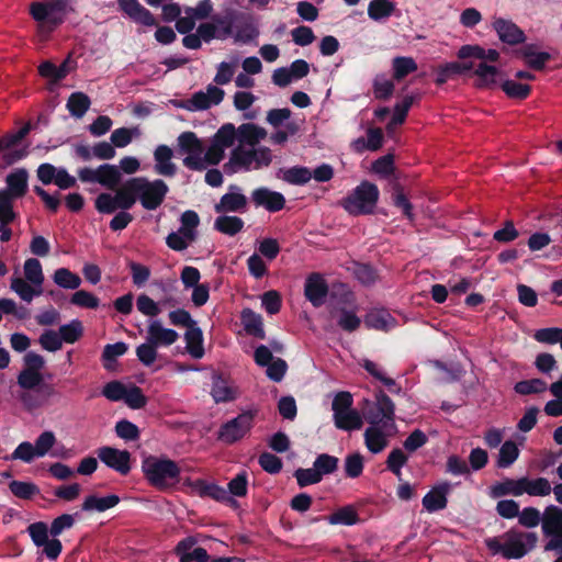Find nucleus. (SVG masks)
<instances>
[{
    "label": "nucleus",
    "mask_w": 562,
    "mask_h": 562,
    "mask_svg": "<svg viewBox=\"0 0 562 562\" xmlns=\"http://www.w3.org/2000/svg\"><path fill=\"white\" fill-rule=\"evenodd\" d=\"M267 135L263 127L254 123H243L238 127L226 123L215 133L212 160L221 161L225 151L233 147L229 159L224 166L226 172L236 173L267 168L273 159L271 149L260 145Z\"/></svg>",
    "instance_id": "obj_1"
},
{
    "label": "nucleus",
    "mask_w": 562,
    "mask_h": 562,
    "mask_svg": "<svg viewBox=\"0 0 562 562\" xmlns=\"http://www.w3.org/2000/svg\"><path fill=\"white\" fill-rule=\"evenodd\" d=\"M457 56L463 61L447 63L436 69V82L438 85L471 70L476 77V85L481 88H491L498 82L499 69L487 64L488 61L498 60V50L494 48L485 49L476 44H468L459 48Z\"/></svg>",
    "instance_id": "obj_2"
},
{
    "label": "nucleus",
    "mask_w": 562,
    "mask_h": 562,
    "mask_svg": "<svg viewBox=\"0 0 562 562\" xmlns=\"http://www.w3.org/2000/svg\"><path fill=\"white\" fill-rule=\"evenodd\" d=\"M363 417L369 424L364 431L366 447L374 454L380 453L397 432L394 403L381 391L375 402L366 403Z\"/></svg>",
    "instance_id": "obj_3"
},
{
    "label": "nucleus",
    "mask_w": 562,
    "mask_h": 562,
    "mask_svg": "<svg viewBox=\"0 0 562 562\" xmlns=\"http://www.w3.org/2000/svg\"><path fill=\"white\" fill-rule=\"evenodd\" d=\"M75 0H41L30 4V14L37 23V33L48 36L66 16L74 12Z\"/></svg>",
    "instance_id": "obj_4"
},
{
    "label": "nucleus",
    "mask_w": 562,
    "mask_h": 562,
    "mask_svg": "<svg viewBox=\"0 0 562 562\" xmlns=\"http://www.w3.org/2000/svg\"><path fill=\"white\" fill-rule=\"evenodd\" d=\"M537 541L535 532L510 530L498 538H487L485 544L493 554H501L505 559H520L536 547Z\"/></svg>",
    "instance_id": "obj_5"
},
{
    "label": "nucleus",
    "mask_w": 562,
    "mask_h": 562,
    "mask_svg": "<svg viewBox=\"0 0 562 562\" xmlns=\"http://www.w3.org/2000/svg\"><path fill=\"white\" fill-rule=\"evenodd\" d=\"M178 149L181 154L186 155L183 165L190 169L201 170L209 165H217L220 161L212 160V150L215 145V135L206 150L202 142L196 137L193 132H184L178 136Z\"/></svg>",
    "instance_id": "obj_6"
},
{
    "label": "nucleus",
    "mask_w": 562,
    "mask_h": 562,
    "mask_svg": "<svg viewBox=\"0 0 562 562\" xmlns=\"http://www.w3.org/2000/svg\"><path fill=\"white\" fill-rule=\"evenodd\" d=\"M56 443V435L52 430H45L38 435L34 443L30 441H22L19 443L9 459L31 463L35 459H41L46 456L56 458L59 457V453L54 450Z\"/></svg>",
    "instance_id": "obj_7"
},
{
    "label": "nucleus",
    "mask_w": 562,
    "mask_h": 562,
    "mask_svg": "<svg viewBox=\"0 0 562 562\" xmlns=\"http://www.w3.org/2000/svg\"><path fill=\"white\" fill-rule=\"evenodd\" d=\"M128 192L138 199L146 210H156L164 201L168 186L162 180L149 181L146 178H133L126 182Z\"/></svg>",
    "instance_id": "obj_8"
},
{
    "label": "nucleus",
    "mask_w": 562,
    "mask_h": 562,
    "mask_svg": "<svg viewBox=\"0 0 562 562\" xmlns=\"http://www.w3.org/2000/svg\"><path fill=\"white\" fill-rule=\"evenodd\" d=\"M379 189L369 181H362L342 201V207L351 215L370 214L376 206Z\"/></svg>",
    "instance_id": "obj_9"
},
{
    "label": "nucleus",
    "mask_w": 562,
    "mask_h": 562,
    "mask_svg": "<svg viewBox=\"0 0 562 562\" xmlns=\"http://www.w3.org/2000/svg\"><path fill=\"white\" fill-rule=\"evenodd\" d=\"M143 471L147 480L158 488H167L178 480L180 469L169 459L149 457L143 462Z\"/></svg>",
    "instance_id": "obj_10"
},
{
    "label": "nucleus",
    "mask_w": 562,
    "mask_h": 562,
    "mask_svg": "<svg viewBox=\"0 0 562 562\" xmlns=\"http://www.w3.org/2000/svg\"><path fill=\"white\" fill-rule=\"evenodd\" d=\"M78 177L82 182L99 183L110 190L117 188L122 180L119 167L110 164L101 165L98 168H81L78 171Z\"/></svg>",
    "instance_id": "obj_11"
},
{
    "label": "nucleus",
    "mask_w": 562,
    "mask_h": 562,
    "mask_svg": "<svg viewBox=\"0 0 562 562\" xmlns=\"http://www.w3.org/2000/svg\"><path fill=\"white\" fill-rule=\"evenodd\" d=\"M135 204V196L128 192L127 186L115 191V193H100L94 206L99 213L111 214L116 210H128Z\"/></svg>",
    "instance_id": "obj_12"
},
{
    "label": "nucleus",
    "mask_w": 562,
    "mask_h": 562,
    "mask_svg": "<svg viewBox=\"0 0 562 562\" xmlns=\"http://www.w3.org/2000/svg\"><path fill=\"white\" fill-rule=\"evenodd\" d=\"M255 413L243 412L235 418L225 423L218 432V438L225 443H234L245 437L252 427Z\"/></svg>",
    "instance_id": "obj_13"
},
{
    "label": "nucleus",
    "mask_w": 562,
    "mask_h": 562,
    "mask_svg": "<svg viewBox=\"0 0 562 562\" xmlns=\"http://www.w3.org/2000/svg\"><path fill=\"white\" fill-rule=\"evenodd\" d=\"M224 90L217 86L209 85L205 90L195 92L189 100H187L182 108L189 111H202L217 105L224 98Z\"/></svg>",
    "instance_id": "obj_14"
},
{
    "label": "nucleus",
    "mask_w": 562,
    "mask_h": 562,
    "mask_svg": "<svg viewBox=\"0 0 562 562\" xmlns=\"http://www.w3.org/2000/svg\"><path fill=\"white\" fill-rule=\"evenodd\" d=\"M492 29L495 31L498 40L507 45H518L525 43V32L512 20L494 16L492 20Z\"/></svg>",
    "instance_id": "obj_15"
},
{
    "label": "nucleus",
    "mask_w": 562,
    "mask_h": 562,
    "mask_svg": "<svg viewBox=\"0 0 562 562\" xmlns=\"http://www.w3.org/2000/svg\"><path fill=\"white\" fill-rule=\"evenodd\" d=\"M30 132V126L25 125L12 135L0 139V151H4V159L8 164H13L26 156L25 146L21 145L22 139Z\"/></svg>",
    "instance_id": "obj_16"
},
{
    "label": "nucleus",
    "mask_w": 562,
    "mask_h": 562,
    "mask_svg": "<svg viewBox=\"0 0 562 562\" xmlns=\"http://www.w3.org/2000/svg\"><path fill=\"white\" fill-rule=\"evenodd\" d=\"M213 11L211 0H201L194 8H187L184 15L177 20L176 27L179 33L187 34L195 26L196 20L206 19Z\"/></svg>",
    "instance_id": "obj_17"
},
{
    "label": "nucleus",
    "mask_w": 562,
    "mask_h": 562,
    "mask_svg": "<svg viewBox=\"0 0 562 562\" xmlns=\"http://www.w3.org/2000/svg\"><path fill=\"white\" fill-rule=\"evenodd\" d=\"M98 457L105 465L121 474H127L131 470V454L126 450L102 447L98 450Z\"/></svg>",
    "instance_id": "obj_18"
},
{
    "label": "nucleus",
    "mask_w": 562,
    "mask_h": 562,
    "mask_svg": "<svg viewBox=\"0 0 562 562\" xmlns=\"http://www.w3.org/2000/svg\"><path fill=\"white\" fill-rule=\"evenodd\" d=\"M198 33L202 36L203 42L209 43L212 40H226L233 34V30L227 20L216 16L211 22L200 24Z\"/></svg>",
    "instance_id": "obj_19"
},
{
    "label": "nucleus",
    "mask_w": 562,
    "mask_h": 562,
    "mask_svg": "<svg viewBox=\"0 0 562 562\" xmlns=\"http://www.w3.org/2000/svg\"><path fill=\"white\" fill-rule=\"evenodd\" d=\"M146 338L158 348L169 347L179 339V334L165 327L159 319H153L148 323Z\"/></svg>",
    "instance_id": "obj_20"
},
{
    "label": "nucleus",
    "mask_w": 562,
    "mask_h": 562,
    "mask_svg": "<svg viewBox=\"0 0 562 562\" xmlns=\"http://www.w3.org/2000/svg\"><path fill=\"white\" fill-rule=\"evenodd\" d=\"M247 206V198L237 186H229L228 191L215 204L217 213L244 212Z\"/></svg>",
    "instance_id": "obj_21"
},
{
    "label": "nucleus",
    "mask_w": 562,
    "mask_h": 562,
    "mask_svg": "<svg viewBox=\"0 0 562 562\" xmlns=\"http://www.w3.org/2000/svg\"><path fill=\"white\" fill-rule=\"evenodd\" d=\"M55 395L56 391L54 386L49 384H43L36 389L23 393L21 401L29 411H34L48 405Z\"/></svg>",
    "instance_id": "obj_22"
},
{
    "label": "nucleus",
    "mask_w": 562,
    "mask_h": 562,
    "mask_svg": "<svg viewBox=\"0 0 562 562\" xmlns=\"http://www.w3.org/2000/svg\"><path fill=\"white\" fill-rule=\"evenodd\" d=\"M120 9L135 23L154 26L156 19L138 0H117Z\"/></svg>",
    "instance_id": "obj_23"
},
{
    "label": "nucleus",
    "mask_w": 562,
    "mask_h": 562,
    "mask_svg": "<svg viewBox=\"0 0 562 562\" xmlns=\"http://www.w3.org/2000/svg\"><path fill=\"white\" fill-rule=\"evenodd\" d=\"M327 291V284L321 274L312 273L306 278L304 293L314 306L318 307L324 304Z\"/></svg>",
    "instance_id": "obj_24"
},
{
    "label": "nucleus",
    "mask_w": 562,
    "mask_h": 562,
    "mask_svg": "<svg viewBox=\"0 0 562 562\" xmlns=\"http://www.w3.org/2000/svg\"><path fill=\"white\" fill-rule=\"evenodd\" d=\"M364 324L369 328L382 331L391 330L397 326L396 319L384 308L369 311L364 317Z\"/></svg>",
    "instance_id": "obj_25"
},
{
    "label": "nucleus",
    "mask_w": 562,
    "mask_h": 562,
    "mask_svg": "<svg viewBox=\"0 0 562 562\" xmlns=\"http://www.w3.org/2000/svg\"><path fill=\"white\" fill-rule=\"evenodd\" d=\"M252 201L257 206H262L270 212H276L284 206V196L267 188H259L252 192Z\"/></svg>",
    "instance_id": "obj_26"
},
{
    "label": "nucleus",
    "mask_w": 562,
    "mask_h": 562,
    "mask_svg": "<svg viewBox=\"0 0 562 562\" xmlns=\"http://www.w3.org/2000/svg\"><path fill=\"white\" fill-rule=\"evenodd\" d=\"M173 151L167 145H159L154 151L155 171L156 173L165 177H172L176 173L177 167L172 162Z\"/></svg>",
    "instance_id": "obj_27"
},
{
    "label": "nucleus",
    "mask_w": 562,
    "mask_h": 562,
    "mask_svg": "<svg viewBox=\"0 0 562 562\" xmlns=\"http://www.w3.org/2000/svg\"><path fill=\"white\" fill-rule=\"evenodd\" d=\"M451 485L449 483H441L429 491L423 498V506L429 513L443 509L447 505V494Z\"/></svg>",
    "instance_id": "obj_28"
},
{
    "label": "nucleus",
    "mask_w": 562,
    "mask_h": 562,
    "mask_svg": "<svg viewBox=\"0 0 562 562\" xmlns=\"http://www.w3.org/2000/svg\"><path fill=\"white\" fill-rule=\"evenodd\" d=\"M542 531L546 536L562 538V508L551 505L544 509Z\"/></svg>",
    "instance_id": "obj_29"
},
{
    "label": "nucleus",
    "mask_w": 562,
    "mask_h": 562,
    "mask_svg": "<svg viewBox=\"0 0 562 562\" xmlns=\"http://www.w3.org/2000/svg\"><path fill=\"white\" fill-rule=\"evenodd\" d=\"M517 55L524 58L525 63L537 70L542 69L550 60L551 55L547 52L540 50L536 44L524 45Z\"/></svg>",
    "instance_id": "obj_30"
},
{
    "label": "nucleus",
    "mask_w": 562,
    "mask_h": 562,
    "mask_svg": "<svg viewBox=\"0 0 562 562\" xmlns=\"http://www.w3.org/2000/svg\"><path fill=\"white\" fill-rule=\"evenodd\" d=\"M186 350L193 359L203 358L204 350V338L201 328L195 325L184 333Z\"/></svg>",
    "instance_id": "obj_31"
},
{
    "label": "nucleus",
    "mask_w": 562,
    "mask_h": 562,
    "mask_svg": "<svg viewBox=\"0 0 562 562\" xmlns=\"http://www.w3.org/2000/svg\"><path fill=\"white\" fill-rule=\"evenodd\" d=\"M521 495L528 494L529 496H548L552 486L546 477H520Z\"/></svg>",
    "instance_id": "obj_32"
},
{
    "label": "nucleus",
    "mask_w": 562,
    "mask_h": 562,
    "mask_svg": "<svg viewBox=\"0 0 562 562\" xmlns=\"http://www.w3.org/2000/svg\"><path fill=\"white\" fill-rule=\"evenodd\" d=\"M7 186L8 188L0 190V192H8L12 199L22 196L27 188V172L24 169H18L9 173L7 176Z\"/></svg>",
    "instance_id": "obj_33"
},
{
    "label": "nucleus",
    "mask_w": 562,
    "mask_h": 562,
    "mask_svg": "<svg viewBox=\"0 0 562 562\" xmlns=\"http://www.w3.org/2000/svg\"><path fill=\"white\" fill-rule=\"evenodd\" d=\"M396 9L395 2L391 0H371L368 4V16L375 22L387 20Z\"/></svg>",
    "instance_id": "obj_34"
},
{
    "label": "nucleus",
    "mask_w": 562,
    "mask_h": 562,
    "mask_svg": "<svg viewBox=\"0 0 562 562\" xmlns=\"http://www.w3.org/2000/svg\"><path fill=\"white\" fill-rule=\"evenodd\" d=\"M120 498L116 495L97 496L90 495L82 503V510L102 513L116 506Z\"/></svg>",
    "instance_id": "obj_35"
},
{
    "label": "nucleus",
    "mask_w": 562,
    "mask_h": 562,
    "mask_svg": "<svg viewBox=\"0 0 562 562\" xmlns=\"http://www.w3.org/2000/svg\"><path fill=\"white\" fill-rule=\"evenodd\" d=\"M333 316L336 317L338 325L347 331L356 330L361 323V319L357 315L356 306H351L350 308H336L333 311Z\"/></svg>",
    "instance_id": "obj_36"
},
{
    "label": "nucleus",
    "mask_w": 562,
    "mask_h": 562,
    "mask_svg": "<svg viewBox=\"0 0 562 562\" xmlns=\"http://www.w3.org/2000/svg\"><path fill=\"white\" fill-rule=\"evenodd\" d=\"M506 495L516 497L521 496L520 479H505L490 487V496L493 498H498Z\"/></svg>",
    "instance_id": "obj_37"
},
{
    "label": "nucleus",
    "mask_w": 562,
    "mask_h": 562,
    "mask_svg": "<svg viewBox=\"0 0 562 562\" xmlns=\"http://www.w3.org/2000/svg\"><path fill=\"white\" fill-rule=\"evenodd\" d=\"M241 323L247 333L258 338H265L262 317L247 308L241 312Z\"/></svg>",
    "instance_id": "obj_38"
},
{
    "label": "nucleus",
    "mask_w": 562,
    "mask_h": 562,
    "mask_svg": "<svg viewBox=\"0 0 562 562\" xmlns=\"http://www.w3.org/2000/svg\"><path fill=\"white\" fill-rule=\"evenodd\" d=\"M215 402H227L232 401L237 395V390L233 387L226 380L216 376L213 380L212 392Z\"/></svg>",
    "instance_id": "obj_39"
},
{
    "label": "nucleus",
    "mask_w": 562,
    "mask_h": 562,
    "mask_svg": "<svg viewBox=\"0 0 562 562\" xmlns=\"http://www.w3.org/2000/svg\"><path fill=\"white\" fill-rule=\"evenodd\" d=\"M518 446L514 441L507 440L499 448L496 465L501 469L509 468L518 459Z\"/></svg>",
    "instance_id": "obj_40"
},
{
    "label": "nucleus",
    "mask_w": 562,
    "mask_h": 562,
    "mask_svg": "<svg viewBox=\"0 0 562 562\" xmlns=\"http://www.w3.org/2000/svg\"><path fill=\"white\" fill-rule=\"evenodd\" d=\"M239 65L238 57H232L229 60L222 61L217 65L214 82L216 85H227L233 79L235 71Z\"/></svg>",
    "instance_id": "obj_41"
},
{
    "label": "nucleus",
    "mask_w": 562,
    "mask_h": 562,
    "mask_svg": "<svg viewBox=\"0 0 562 562\" xmlns=\"http://www.w3.org/2000/svg\"><path fill=\"white\" fill-rule=\"evenodd\" d=\"M11 290L14 291L25 302H31L34 296H37L42 293L40 288L34 286L32 283L20 277L12 278Z\"/></svg>",
    "instance_id": "obj_42"
},
{
    "label": "nucleus",
    "mask_w": 562,
    "mask_h": 562,
    "mask_svg": "<svg viewBox=\"0 0 562 562\" xmlns=\"http://www.w3.org/2000/svg\"><path fill=\"white\" fill-rule=\"evenodd\" d=\"M244 227V222L237 216L222 215L214 222V228L218 232L234 236Z\"/></svg>",
    "instance_id": "obj_43"
},
{
    "label": "nucleus",
    "mask_w": 562,
    "mask_h": 562,
    "mask_svg": "<svg viewBox=\"0 0 562 562\" xmlns=\"http://www.w3.org/2000/svg\"><path fill=\"white\" fill-rule=\"evenodd\" d=\"M335 425L344 430H355L360 429L362 426V417L361 415L350 408L349 411L339 413V415L334 417Z\"/></svg>",
    "instance_id": "obj_44"
},
{
    "label": "nucleus",
    "mask_w": 562,
    "mask_h": 562,
    "mask_svg": "<svg viewBox=\"0 0 562 562\" xmlns=\"http://www.w3.org/2000/svg\"><path fill=\"white\" fill-rule=\"evenodd\" d=\"M54 282L63 289L76 290L81 284V279L78 274L71 272L67 268H59L54 272Z\"/></svg>",
    "instance_id": "obj_45"
},
{
    "label": "nucleus",
    "mask_w": 562,
    "mask_h": 562,
    "mask_svg": "<svg viewBox=\"0 0 562 562\" xmlns=\"http://www.w3.org/2000/svg\"><path fill=\"white\" fill-rule=\"evenodd\" d=\"M90 106V99L82 92H74L67 101V109L76 117H82Z\"/></svg>",
    "instance_id": "obj_46"
},
{
    "label": "nucleus",
    "mask_w": 562,
    "mask_h": 562,
    "mask_svg": "<svg viewBox=\"0 0 562 562\" xmlns=\"http://www.w3.org/2000/svg\"><path fill=\"white\" fill-rule=\"evenodd\" d=\"M393 77L401 80L408 74L417 70V64L412 57L397 56L392 60Z\"/></svg>",
    "instance_id": "obj_47"
},
{
    "label": "nucleus",
    "mask_w": 562,
    "mask_h": 562,
    "mask_svg": "<svg viewBox=\"0 0 562 562\" xmlns=\"http://www.w3.org/2000/svg\"><path fill=\"white\" fill-rule=\"evenodd\" d=\"M25 280L36 288H42L44 274L41 262L35 258H30L24 262Z\"/></svg>",
    "instance_id": "obj_48"
},
{
    "label": "nucleus",
    "mask_w": 562,
    "mask_h": 562,
    "mask_svg": "<svg viewBox=\"0 0 562 562\" xmlns=\"http://www.w3.org/2000/svg\"><path fill=\"white\" fill-rule=\"evenodd\" d=\"M281 178L291 184H304L312 179V171L306 167H292L282 170Z\"/></svg>",
    "instance_id": "obj_49"
},
{
    "label": "nucleus",
    "mask_w": 562,
    "mask_h": 562,
    "mask_svg": "<svg viewBox=\"0 0 562 562\" xmlns=\"http://www.w3.org/2000/svg\"><path fill=\"white\" fill-rule=\"evenodd\" d=\"M362 367L376 380L382 382L386 387H389L392 392H400V389H396V383L392 378H389L384 370L375 362L371 360H364Z\"/></svg>",
    "instance_id": "obj_50"
},
{
    "label": "nucleus",
    "mask_w": 562,
    "mask_h": 562,
    "mask_svg": "<svg viewBox=\"0 0 562 562\" xmlns=\"http://www.w3.org/2000/svg\"><path fill=\"white\" fill-rule=\"evenodd\" d=\"M140 135V132L137 127L134 128H126L121 127L116 128L111 134V142L114 145V147L123 148L127 146L134 137H138Z\"/></svg>",
    "instance_id": "obj_51"
},
{
    "label": "nucleus",
    "mask_w": 562,
    "mask_h": 562,
    "mask_svg": "<svg viewBox=\"0 0 562 562\" xmlns=\"http://www.w3.org/2000/svg\"><path fill=\"white\" fill-rule=\"evenodd\" d=\"M358 520L357 513L353 508L347 506L338 509L333 515L327 517V521L330 525H345L351 526L355 525Z\"/></svg>",
    "instance_id": "obj_52"
},
{
    "label": "nucleus",
    "mask_w": 562,
    "mask_h": 562,
    "mask_svg": "<svg viewBox=\"0 0 562 562\" xmlns=\"http://www.w3.org/2000/svg\"><path fill=\"white\" fill-rule=\"evenodd\" d=\"M158 347L149 341L148 338H146V341L140 344L136 348V356L137 359L146 367L151 366L158 357L157 352Z\"/></svg>",
    "instance_id": "obj_53"
},
{
    "label": "nucleus",
    "mask_w": 562,
    "mask_h": 562,
    "mask_svg": "<svg viewBox=\"0 0 562 562\" xmlns=\"http://www.w3.org/2000/svg\"><path fill=\"white\" fill-rule=\"evenodd\" d=\"M194 239V236L178 229L167 236L166 243L171 249L181 251L184 250Z\"/></svg>",
    "instance_id": "obj_54"
},
{
    "label": "nucleus",
    "mask_w": 562,
    "mask_h": 562,
    "mask_svg": "<svg viewBox=\"0 0 562 562\" xmlns=\"http://www.w3.org/2000/svg\"><path fill=\"white\" fill-rule=\"evenodd\" d=\"M58 333L61 341L74 344L82 335V324L80 321L74 319L69 324L63 325Z\"/></svg>",
    "instance_id": "obj_55"
},
{
    "label": "nucleus",
    "mask_w": 562,
    "mask_h": 562,
    "mask_svg": "<svg viewBox=\"0 0 562 562\" xmlns=\"http://www.w3.org/2000/svg\"><path fill=\"white\" fill-rule=\"evenodd\" d=\"M70 302L76 306L83 307V308H91V310L97 308L100 304L99 299L94 294H92L86 290L76 291L71 295Z\"/></svg>",
    "instance_id": "obj_56"
},
{
    "label": "nucleus",
    "mask_w": 562,
    "mask_h": 562,
    "mask_svg": "<svg viewBox=\"0 0 562 562\" xmlns=\"http://www.w3.org/2000/svg\"><path fill=\"white\" fill-rule=\"evenodd\" d=\"M27 532L36 547L44 546L48 538L49 529L45 522L37 521L33 522L27 527Z\"/></svg>",
    "instance_id": "obj_57"
},
{
    "label": "nucleus",
    "mask_w": 562,
    "mask_h": 562,
    "mask_svg": "<svg viewBox=\"0 0 562 562\" xmlns=\"http://www.w3.org/2000/svg\"><path fill=\"white\" fill-rule=\"evenodd\" d=\"M205 496H209L217 502L225 503L231 506H234L236 504V501L228 494V492L223 486H220L213 482H206Z\"/></svg>",
    "instance_id": "obj_58"
},
{
    "label": "nucleus",
    "mask_w": 562,
    "mask_h": 562,
    "mask_svg": "<svg viewBox=\"0 0 562 562\" xmlns=\"http://www.w3.org/2000/svg\"><path fill=\"white\" fill-rule=\"evenodd\" d=\"M514 389L521 395L536 394L546 391L547 383L540 379H531L516 383Z\"/></svg>",
    "instance_id": "obj_59"
},
{
    "label": "nucleus",
    "mask_w": 562,
    "mask_h": 562,
    "mask_svg": "<svg viewBox=\"0 0 562 562\" xmlns=\"http://www.w3.org/2000/svg\"><path fill=\"white\" fill-rule=\"evenodd\" d=\"M503 91L514 99H526L530 93V86L516 82L514 80H505L502 83Z\"/></svg>",
    "instance_id": "obj_60"
},
{
    "label": "nucleus",
    "mask_w": 562,
    "mask_h": 562,
    "mask_svg": "<svg viewBox=\"0 0 562 562\" xmlns=\"http://www.w3.org/2000/svg\"><path fill=\"white\" fill-rule=\"evenodd\" d=\"M228 494L233 497H244L248 490V475L246 472L238 473L227 485Z\"/></svg>",
    "instance_id": "obj_61"
},
{
    "label": "nucleus",
    "mask_w": 562,
    "mask_h": 562,
    "mask_svg": "<svg viewBox=\"0 0 562 562\" xmlns=\"http://www.w3.org/2000/svg\"><path fill=\"white\" fill-rule=\"evenodd\" d=\"M137 310L145 316L156 317L160 314L161 307L146 294H140L136 301Z\"/></svg>",
    "instance_id": "obj_62"
},
{
    "label": "nucleus",
    "mask_w": 562,
    "mask_h": 562,
    "mask_svg": "<svg viewBox=\"0 0 562 562\" xmlns=\"http://www.w3.org/2000/svg\"><path fill=\"white\" fill-rule=\"evenodd\" d=\"M127 351V345L125 342H115L111 345H106L102 352V360L104 362V367L110 369V363L113 362L117 357L123 356Z\"/></svg>",
    "instance_id": "obj_63"
},
{
    "label": "nucleus",
    "mask_w": 562,
    "mask_h": 562,
    "mask_svg": "<svg viewBox=\"0 0 562 562\" xmlns=\"http://www.w3.org/2000/svg\"><path fill=\"white\" fill-rule=\"evenodd\" d=\"M313 465L323 477V475L330 474L337 469L338 459L336 457L323 453L316 458Z\"/></svg>",
    "instance_id": "obj_64"
}]
</instances>
